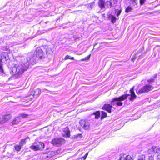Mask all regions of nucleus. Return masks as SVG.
Here are the masks:
<instances>
[{
    "label": "nucleus",
    "mask_w": 160,
    "mask_h": 160,
    "mask_svg": "<svg viewBox=\"0 0 160 160\" xmlns=\"http://www.w3.org/2000/svg\"><path fill=\"white\" fill-rule=\"evenodd\" d=\"M21 119L19 117H17L15 118L12 121V123L13 124H17L20 121Z\"/></svg>",
    "instance_id": "4468645a"
},
{
    "label": "nucleus",
    "mask_w": 160,
    "mask_h": 160,
    "mask_svg": "<svg viewBox=\"0 0 160 160\" xmlns=\"http://www.w3.org/2000/svg\"><path fill=\"white\" fill-rule=\"evenodd\" d=\"M68 59H70V56L69 55L66 56L64 58L65 60Z\"/></svg>",
    "instance_id": "f704fd0d"
},
{
    "label": "nucleus",
    "mask_w": 160,
    "mask_h": 160,
    "mask_svg": "<svg viewBox=\"0 0 160 160\" xmlns=\"http://www.w3.org/2000/svg\"><path fill=\"white\" fill-rule=\"evenodd\" d=\"M133 88L134 87H133L130 90V92L131 93V97L129 98V100L130 101H132L134 99H135L136 97V96L135 94V93L134 92Z\"/></svg>",
    "instance_id": "9d476101"
},
{
    "label": "nucleus",
    "mask_w": 160,
    "mask_h": 160,
    "mask_svg": "<svg viewBox=\"0 0 160 160\" xmlns=\"http://www.w3.org/2000/svg\"><path fill=\"white\" fill-rule=\"evenodd\" d=\"M107 4L109 5L110 7H112V4L111 2L108 1L107 2Z\"/></svg>",
    "instance_id": "72a5a7b5"
},
{
    "label": "nucleus",
    "mask_w": 160,
    "mask_h": 160,
    "mask_svg": "<svg viewBox=\"0 0 160 160\" xmlns=\"http://www.w3.org/2000/svg\"><path fill=\"white\" fill-rule=\"evenodd\" d=\"M154 79L153 78H151L150 79H148L147 80V82H148L149 84H150L151 82H153L154 81Z\"/></svg>",
    "instance_id": "cd10ccee"
},
{
    "label": "nucleus",
    "mask_w": 160,
    "mask_h": 160,
    "mask_svg": "<svg viewBox=\"0 0 160 160\" xmlns=\"http://www.w3.org/2000/svg\"><path fill=\"white\" fill-rule=\"evenodd\" d=\"M11 116L10 114L3 116L1 120V123L2 124L7 122L11 118Z\"/></svg>",
    "instance_id": "6e6552de"
},
{
    "label": "nucleus",
    "mask_w": 160,
    "mask_h": 160,
    "mask_svg": "<svg viewBox=\"0 0 160 160\" xmlns=\"http://www.w3.org/2000/svg\"><path fill=\"white\" fill-rule=\"evenodd\" d=\"M82 137V134H78V135H76L75 138H81Z\"/></svg>",
    "instance_id": "c85d7f7f"
},
{
    "label": "nucleus",
    "mask_w": 160,
    "mask_h": 160,
    "mask_svg": "<svg viewBox=\"0 0 160 160\" xmlns=\"http://www.w3.org/2000/svg\"><path fill=\"white\" fill-rule=\"evenodd\" d=\"M148 154L149 155H154L153 154L154 153L153 152V151H152V148H150V149H148Z\"/></svg>",
    "instance_id": "412c9836"
},
{
    "label": "nucleus",
    "mask_w": 160,
    "mask_h": 160,
    "mask_svg": "<svg viewBox=\"0 0 160 160\" xmlns=\"http://www.w3.org/2000/svg\"><path fill=\"white\" fill-rule=\"evenodd\" d=\"M28 115V114H25L24 113H22L19 115V117H21L22 118H25L27 117Z\"/></svg>",
    "instance_id": "6ab92c4d"
},
{
    "label": "nucleus",
    "mask_w": 160,
    "mask_h": 160,
    "mask_svg": "<svg viewBox=\"0 0 160 160\" xmlns=\"http://www.w3.org/2000/svg\"><path fill=\"white\" fill-rule=\"evenodd\" d=\"M153 88L152 86L149 85H146L137 92V94H141L148 92Z\"/></svg>",
    "instance_id": "39448f33"
},
{
    "label": "nucleus",
    "mask_w": 160,
    "mask_h": 160,
    "mask_svg": "<svg viewBox=\"0 0 160 160\" xmlns=\"http://www.w3.org/2000/svg\"><path fill=\"white\" fill-rule=\"evenodd\" d=\"M44 147V144L41 142H35L30 146L31 148L34 151L42 150Z\"/></svg>",
    "instance_id": "7ed1b4c3"
},
{
    "label": "nucleus",
    "mask_w": 160,
    "mask_h": 160,
    "mask_svg": "<svg viewBox=\"0 0 160 160\" xmlns=\"http://www.w3.org/2000/svg\"><path fill=\"white\" fill-rule=\"evenodd\" d=\"M145 1V0H140V3L142 5L144 3Z\"/></svg>",
    "instance_id": "2f4dec72"
},
{
    "label": "nucleus",
    "mask_w": 160,
    "mask_h": 160,
    "mask_svg": "<svg viewBox=\"0 0 160 160\" xmlns=\"http://www.w3.org/2000/svg\"><path fill=\"white\" fill-rule=\"evenodd\" d=\"M156 159V160H160V154L157 155Z\"/></svg>",
    "instance_id": "c9c22d12"
},
{
    "label": "nucleus",
    "mask_w": 160,
    "mask_h": 160,
    "mask_svg": "<svg viewBox=\"0 0 160 160\" xmlns=\"http://www.w3.org/2000/svg\"><path fill=\"white\" fill-rule=\"evenodd\" d=\"M102 118H104L107 116V113L104 112L102 111Z\"/></svg>",
    "instance_id": "393cba45"
},
{
    "label": "nucleus",
    "mask_w": 160,
    "mask_h": 160,
    "mask_svg": "<svg viewBox=\"0 0 160 160\" xmlns=\"http://www.w3.org/2000/svg\"><path fill=\"white\" fill-rule=\"evenodd\" d=\"M88 152H87V153L85 154V155H86V156H87L88 155Z\"/></svg>",
    "instance_id": "ea45409f"
},
{
    "label": "nucleus",
    "mask_w": 160,
    "mask_h": 160,
    "mask_svg": "<svg viewBox=\"0 0 160 160\" xmlns=\"http://www.w3.org/2000/svg\"><path fill=\"white\" fill-rule=\"evenodd\" d=\"M111 22L112 23L115 22L116 20V18L112 15L111 16Z\"/></svg>",
    "instance_id": "5701e85b"
},
{
    "label": "nucleus",
    "mask_w": 160,
    "mask_h": 160,
    "mask_svg": "<svg viewBox=\"0 0 160 160\" xmlns=\"http://www.w3.org/2000/svg\"><path fill=\"white\" fill-rule=\"evenodd\" d=\"M87 157V156H86V155H84V156L82 158H83V159L84 160Z\"/></svg>",
    "instance_id": "4c0bfd02"
},
{
    "label": "nucleus",
    "mask_w": 160,
    "mask_h": 160,
    "mask_svg": "<svg viewBox=\"0 0 160 160\" xmlns=\"http://www.w3.org/2000/svg\"><path fill=\"white\" fill-rule=\"evenodd\" d=\"M63 132V136L68 137L70 136V131L68 127L64 128Z\"/></svg>",
    "instance_id": "9b49d317"
},
{
    "label": "nucleus",
    "mask_w": 160,
    "mask_h": 160,
    "mask_svg": "<svg viewBox=\"0 0 160 160\" xmlns=\"http://www.w3.org/2000/svg\"><path fill=\"white\" fill-rule=\"evenodd\" d=\"M138 160H145V155L144 154H140L138 155Z\"/></svg>",
    "instance_id": "dca6fc26"
},
{
    "label": "nucleus",
    "mask_w": 160,
    "mask_h": 160,
    "mask_svg": "<svg viewBox=\"0 0 160 160\" xmlns=\"http://www.w3.org/2000/svg\"><path fill=\"white\" fill-rule=\"evenodd\" d=\"M65 142V140L62 138H54L51 142V143L56 146H60Z\"/></svg>",
    "instance_id": "423d86ee"
},
{
    "label": "nucleus",
    "mask_w": 160,
    "mask_h": 160,
    "mask_svg": "<svg viewBox=\"0 0 160 160\" xmlns=\"http://www.w3.org/2000/svg\"><path fill=\"white\" fill-rule=\"evenodd\" d=\"M153 152L156 153L160 150V148L158 146H153L152 147Z\"/></svg>",
    "instance_id": "2eb2a0df"
},
{
    "label": "nucleus",
    "mask_w": 160,
    "mask_h": 160,
    "mask_svg": "<svg viewBox=\"0 0 160 160\" xmlns=\"http://www.w3.org/2000/svg\"><path fill=\"white\" fill-rule=\"evenodd\" d=\"M119 160H133L129 155H128L126 156H121L119 159Z\"/></svg>",
    "instance_id": "f8f14e48"
},
{
    "label": "nucleus",
    "mask_w": 160,
    "mask_h": 160,
    "mask_svg": "<svg viewBox=\"0 0 160 160\" xmlns=\"http://www.w3.org/2000/svg\"><path fill=\"white\" fill-rule=\"evenodd\" d=\"M131 3L135 6L137 4V0H131Z\"/></svg>",
    "instance_id": "a878e982"
},
{
    "label": "nucleus",
    "mask_w": 160,
    "mask_h": 160,
    "mask_svg": "<svg viewBox=\"0 0 160 160\" xmlns=\"http://www.w3.org/2000/svg\"><path fill=\"white\" fill-rule=\"evenodd\" d=\"M93 114L95 115V118L96 119H98L100 115V113L99 111H97L95 112H93Z\"/></svg>",
    "instance_id": "f3484780"
},
{
    "label": "nucleus",
    "mask_w": 160,
    "mask_h": 160,
    "mask_svg": "<svg viewBox=\"0 0 160 160\" xmlns=\"http://www.w3.org/2000/svg\"><path fill=\"white\" fill-rule=\"evenodd\" d=\"M94 4V2H93L92 3H90L89 4V5L90 6V7L91 8H92V7Z\"/></svg>",
    "instance_id": "473e14b6"
},
{
    "label": "nucleus",
    "mask_w": 160,
    "mask_h": 160,
    "mask_svg": "<svg viewBox=\"0 0 160 160\" xmlns=\"http://www.w3.org/2000/svg\"><path fill=\"white\" fill-rule=\"evenodd\" d=\"M26 139H24L22 140L20 143V145L22 146L24 144H25L26 143Z\"/></svg>",
    "instance_id": "b1692460"
},
{
    "label": "nucleus",
    "mask_w": 160,
    "mask_h": 160,
    "mask_svg": "<svg viewBox=\"0 0 160 160\" xmlns=\"http://www.w3.org/2000/svg\"><path fill=\"white\" fill-rule=\"evenodd\" d=\"M105 43V42H104L101 43V44H102V43Z\"/></svg>",
    "instance_id": "a19ab883"
},
{
    "label": "nucleus",
    "mask_w": 160,
    "mask_h": 160,
    "mask_svg": "<svg viewBox=\"0 0 160 160\" xmlns=\"http://www.w3.org/2000/svg\"><path fill=\"white\" fill-rule=\"evenodd\" d=\"M54 154V152H48V153H45L42 154L41 156V158L42 159H46L47 160H48L51 158Z\"/></svg>",
    "instance_id": "0eeeda50"
},
{
    "label": "nucleus",
    "mask_w": 160,
    "mask_h": 160,
    "mask_svg": "<svg viewBox=\"0 0 160 160\" xmlns=\"http://www.w3.org/2000/svg\"><path fill=\"white\" fill-rule=\"evenodd\" d=\"M154 156V155H149V156L148 157V159L149 160H154V158H153Z\"/></svg>",
    "instance_id": "bb28decb"
},
{
    "label": "nucleus",
    "mask_w": 160,
    "mask_h": 160,
    "mask_svg": "<svg viewBox=\"0 0 160 160\" xmlns=\"http://www.w3.org/2000/svg\"><path fill=\"white\" fill-rule=\"evenodd\" d=\"M35 53L36 54L33 53L29 54L24 64L13 67L12 70L13 74H22L28 69L30 64H34L35 63L37 57L41 59L44 58L43 51L40 48H38L36 49Z\"/></svg>",
    "instance_id": "f257e3e1"
},
{
    "label": "nucleus",
    "mask_w": 160,
    "mask_h": 160,
    "mask_svg": "<svg viewBox=\"0 0 160 160\" xmlns=\"http://www.w3.org/2000/svg\"><path fill=\"white\" fill-rule=\"evenodd\" d=\"M98 5L101 9L105 8V2L103 0H99L98 2Z\"/></svg>",
    "instance_id": "ddd939ff"
},
{
    "label": "nucleus",
    "mask_w": 160,
    "mask_h": 160,
    "mask_svg": "<svg viewBox=\"0 0 160 160\" xmlns=\"http://www.w3.org/2000/svg\"><path fill=\"white\" fill-rule=\"evenodd\" d=\"M132 10V8L130 6L127 7L125 10V12L127 13L130 12Z\"/></svg>",
    "instance_id": "aec40b11"
},
{
    "label": "nucleus",
    "mask_w": 160,
    "mask_h": 160,
    "mask_svg": "<svg viewBox=\"0 0 160 160\" xmlns=\"http://www.w3.org/2000/svg\"><path fill=\"white\" fill-rule=\"evenodd\" d=\"M79 123L81 126L84 130H88L90 126V120H81Z\"/></svg>",
    "instance_id": "20e7f679"
},
{
    "label": "nucleus",
    "mask_w": 160,
    "mask_h": 160,
    "mask_svg": "<svg viewBox=\"0 0 160 160\" xmlns=\"http://www.w3.org/2000/svg\"><path fill=\"white\" fill-rule=\"evenodd\" d=\"M130 96V95L129 94H125L119 97L114 98L111 101V104L112 105H117L118 106H121L123 104L121 101L124 100Z\"/></svg>",
    "instance_id": "f03ea898"
},
{
    "label": "nucleus",
    "mask_w": 160,
    "mask_h": 160,
    "mask_svg": "<svg viewBox=\"0 0 160 160\" xmlns=\"http://www.w3.org/2000/svg\"><path fill=\"white\" fill-rule=\"evenodd\" d=\"M41 93V90L39 88L36 89L34 92V95H38L40 94Z\"/></svg>",
    "instance_id": "a211bd4d"
},
{
    "label": "nucleus",
    "mask_w": 160,
    "mask_h": 160,
    "mask_svg": "<svg viewBox=\"0 0 160 160\" xmlns=\"http://www.w3.org/2000/svg\"><path fill=\"white\" fill-rule=\"evenodd\" d=\"M22 147L20 145L16 146L15 147V149L17 151H19L20 150Z\"/></svg>",
    "instance_id": "4be33fe9"
},
{
    "label": "nucleus",
    "mask_w": 160,
    "mask_h": 160,
    "mask_svg": "<svg viewBox=\"0 0 160 160\" xmlns=\"http://www.w3.org/2000/svg\"><path fill=\"white\" fill-rule=\"evenodd\" d=\"M90 56V55H89L87 57H86L84 59H83L81 60V61H83L85 60H87L88 59H89Z\"/></svg>",
    "instance_id": "7c9ffc66"
},
{
    "label": "nucleus",
    "mask_w": 160,
    "mask_h": 160,
    "mask_svg": "<svg viewBox=\"0 0 160 160\" xmlns=\"http://www.w3.org/2000/svg\"><path fill=\"white\" fill-rule=\"evenodd\" d=\"M116 12V13L117 16H118L120 14L121 12V11L118 10L117 12Z\"/></svg>",
    "instance_id": "c756f323"
},
{
    "label": "nucleus",
    "mask_w": 160,
    "mask_h": 160,
    "mask_svg": "<svg viewBox=\"0 0 160 160\" xmlns=\"http://www.w3.org/2000/svg\"><path fill=\"white\" fill-rule=\"evenodd\" d=\"M70 59H71L72 60H74V58L73 57H72L71 58H70Z\"/></svg>",
    "instance_id": "58836bf2"
},
{
    "label": "nucleus",
    "mask_w": 160,
    "mask_h": 160,
    "mask_svg": "<svg viewBox=\"0 0 160 160\" xmlns=\"http://www.w3.org/2000/svg\"><path fill=\"white\" fill-rule=\"evenodd\" d=\"M112 106L109 104H105L102 107V109L106 110L108 112L110 113L111 112V108Z\"/></svg>",
    "instance_id": "1a4fd4ad"
},
{
    "label": "nucleus",
    "mask_w": 160,
    "mask_h": 160,
    "mask_svg": "<svg viewBox=\"0 0 160 160\" xmlns=\"http://www.w3.org/2000/svg\"><path fill=\"white\" fill-rule=\"evenodd\" d=\"M3 71V70L2 66L0 65V72Z\"/></svg>",
    "instance_id": "e433bc0d"
}]
</instances>
